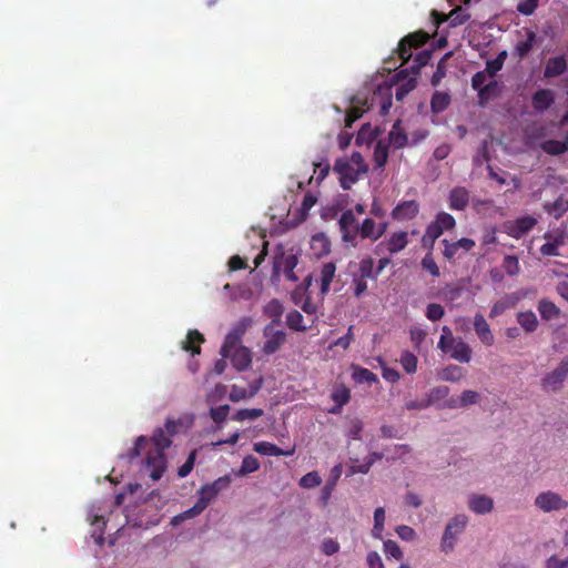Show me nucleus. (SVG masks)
I'll return each mask as SVG.
<instances>
[{
    "instance_id": "c756f323",
    "label": "nucleus",
    "mask_w": 568,
    "mask_h": 568,
    "mask_svg": "<svg viewBox=\"0 0 568 568\" xmlns=\"http://www.w3.org/2000/svg\"><path fill=\"white\" fill-rule=\"evenodd\" d=\"M450 95L446 92L435 91L430 100V109L433 113H440L448 108Z\"/></svg>"
},
{
    "instance_id": "09e8293b",
    "label": "nucleus",
    "mask_w": 568,
    "mask_h": 568,
    "mask_svg": "<svg viewBox=\"0 0 568 568\" xmlns=\"http://www.w3.org/2000/svg\"><path fill=\"white\" fill-rule=\"evenodd\" d=\"M383 550L388 559L394 558L396 560H400L403 558L402 549L399 548L398 544L392 539L384 541Z\"/></svg>"
},
{
    "instance_id": "72a5a7b5",
    "label": "nucleus",
    "mask_w": 568,
    "mask_h": 568,
    "mask_svg": "<svg viewBox=\"0 0 568 568\" xmlns=\"http://www.w3.org/2000/svg\"><path fill=\"white\" fill-rule=\"evenodd\" d=\"M355 383L363 384H373L378 383V377L375 373L372 371L364 368V367H354V372L352 375Z\"/></svg>"
},
{
    "instance_id": "0eeeda50",
    "label": "nucleus",
    "mask_w": 568,
    "mask_h": 568,
    "mask_svg": "<svg viewBox=\"0 0 568 568\" xmlns=\"http://www.w3.org/2000/svg\"><path fill=\"white\" fill-rule=\"evenodd\" d=\"M263 335L266 338L262 348L265 355H272L276 353L286 342L285 332L282 329H275L273 324H267L264 327Z\"/></svg>"
},
{
    "instance_id": "39448f33",
    "label": "nucleus",
    "mask_w": 568,
    "mask_h": 568,
    "mask_svg": "<svg viewBox=\"0 0 568 568\" xmlns=\"http://www.w3.org/2000/svg\"><path fill=\"white\" fill-rule=\"evenodd\" d=\"M429 34L424 30H418L405 36L398 43L397 53L403 63H406L412 58V49H417L424 45Z\"/></svg>"
},
{
    "instance_id": "3c124183",
    "label": "nucleus",
    "mask_w": 568,
    "mask_h": 568,
    "mask_svg": "<svg viewBox=\"0 0 568 568\" xmlns=\"http://www.w3.org/2000/svg\"><path fill=\"white\" fill-rule=\"evenodd\" d=\"M455 341L456 339L453 337L450 329L447 326H444L443 335L440 336L438 342V348H440L444 353H450V351L454 347L453 344L455 343Z\"/></svg>"
},
{
    "instance_id": "603ef678",
    "label": "nucleus",
    "mask_w": 568,
    "mask_h": 568,
    "mask_svg": "<svg viewBox=\"0 0 568 568\" xmlns=\"http://www.w3.org/2000/svg\"><path fill=\"white\" fill-rule=\"evenodd\" d=\"M448 18L450 27H457L465 23L469 19V14L458 7L449 12Z\"/></svg>"
},
{
    "instance_id": "c03bdc74",
    "label": "nucleus",
    "mask_w": 568,
    "mask_h": 568,
    "mask_svg": "<svg viewBox=\"0 0 568 568\" xmlns=\"http://www.w3.org/2000/svg\"><path fill=\"white\" fill-rule=\"evenodd\" d=\"M264 415V410L261 408H243L239 409L232 419L235 422H244L246 419L254 420Z\"/></svg>"
},
{
    "instance_id": "bf43d9fd",
    "label": "nucleus",
    "mask_w": 568,
    "mask_h": 568,
    "mask_svg": "<svg viewBox=\"0 0 568 568\" xmlns=\"http://www.w3.org/2000/svg\"><path fill=\"white\" fill-rule=\"evenodd\" d=\"M539 0H520L517 4V11L524 16H530L538 7Z\"/></svg>"
},
{
    "instance_id": "7c9ffc66",
    "label": "nucleus",
    "mask_w": 568,
    "mask_h": 568,
    "mask_svg": "<svg viewBox=\"0 0 568 568\" xmlns=\"http://www.w3.org/2000/svg\"><path fill=\"white\" fill-rule=\"evenodd\" d=\"M517 322L528 333H532L538 327V320L534 312H520L517 315Z\"/></svg>"
},
{
    "instance_id": "58836bf2",
    "label": "nucleus",
    "mask_w": 568,
    "mask_h": 568,
    "mask_svg": "<svg viewBox=\"0 0 568 568\" xmlns=\"http://www.w3.org/2000/svg\"><path fill=\"white\" fill-rule=\"evenodd\" d=\"M356 276L372 280L377 278L376 272L374 270V261L372 257L367 256L361 260L358 264V274H356Z\"/></svg>"
},
{
    "instance_id": "8fccbe9b",
    "label": "nucleus",
    "mask_w": 568,
    "mask_h": 568,
    "mask_svg": "<svg viewBox=\"0 0 568 568\" xmlns=\"http://www.w3.org/2000/svg\"><path fill=\"white\" fill-rule=\"evenodd\" d=\"M423 270L427 271L432 276L439 277L440 271L435 262L432 252H428L420 262Z\"/></svg>"
},
{
    "instance_id": "cd10ccee",
    "label": "nucleus",
    "mask_w": 568,
    "mask_h": 568,
    "mask_svg": "<svg viewBox=\"0 0 568 568\" xmlns=\"http://www.w3.org/2000/svg\"><path fill=\"white\" fill-rule=\"evenodd\" d=\"M536 43V33L531 30L526 31V39L518 41L515 45V53L520 58H525Z\"/></svg>"
},
{
    "instance_id": "f704fd0d",
    "label": "nucleus",
    "mask_w": 568,
    "mask_h": 568,
    "mask_svg": "<svg viewBox=\"0 0 568 568\" xmlns=\"http://www.w3.org/2000/svg\"><path fill=\"white\" fill-rule=\"evenodd\" d=\"M453 55V52H447L444 57L438 61L436 71L434 72L430 83L433 87H438L442 80L446 77L447 72V60Z\"/></svg>"
},
{
    "instance_id": "4468645a",
    "label": "nucleus",
    "mask_w": 568,
    "mask_h": 568,
    "mask_svg": "<svg viewBox=\"0 0 568 568\" xmlns=\"http://www.w3.org/2000/svg\"><path fill=\"white\" fill-rule=\"evenodd\" d=\"M227 358L231 359V363L236 371L242 372L251 366L252 353L247 347L240 346L235 351H232L231 356Z\"/></svg>"
},
{
    "instance_id": "aec40b11",
    "label": "nucleus",
    "mask_w": 568,
    "mask_h": 568,
    "mask_svg": "<svg viewBox=\"0 0 568 568\" xmlns=\"http://www.w3.org/2000/svg\"><path fill=\"white\" fill-rule=\"evenodd\" d=\"M567 69V60L564 55L549 58L546 62L545 78H555L562 74Z\"/></svg>"
},
{
    "instance_id": "dca6fc26",
    "label": "nucleus",
    "mask_w": 568,
    "mask_h": 568,
    "mask_svg": "<svg viewBox=\"0 0 568 568\" xmlns=\"http://www.w3.org/2000/svg\"><path fill=\"white\" fill-rule=\"evenodd\" d=\"M331 398L335 403V406L329 410V413L339 414L342 407L351 399V390L344 384L336 385L331 394Z\"/></svg>"
},
{
    "instance_id": "052dcab7",
    "label": "nucleus",
    "mask_w": 568,
    "mask_h": 568,
    "mask_svg": "<svg viewBox=\"0 0 568 568\" xmlns=\"http://www.w3.org/2000/svg\"><path fill=\"white\" fill-rule=\"evenodd\" d=\"M432 58V52L429 50H425L419 52L415 58V64L412 65V71L414 73H419L420 68L425 67Z\"/></svg>"
},
{
    "instance_id": "e433bc0d",
    "label": "nucleus",
    "mask_w": 568,
    "mask_h": 568,
    "mask_svg": "<svg viewBox=\"0 0 568 568\" xmlns=\"http://www.w3.org/2000/svg\"><path fill=\"white\" fill-rule=\"evenodd\" d=\"M376 224L377 223L371 217L364 219L363 222L359 223L358 237L375 242Z\"/></svg>"
},
{
    "instance_id": "f03ea898",
    "label": "nucleus",
    "mask_w": 568,
    "mask_h": 568,
    "mask_svg": "<svg viewBox=\"0 0 568 568\" xmlns=\"http://www.w3.org/2000/svg\"><path fill=\"white\" fill-rule=\"evenodd\" d=\"M334 171L339 175V183L343 190H349L359 175L368 171V166L359 152H354L349 159H337Z\"/></svg>"
},
{
    "instance_id": "4c0bfd02",
    "label": "nucleus",
    "mask_w": 568,
    "mask_h": 568,
    "mask_svg": "<svg viewBox=\"0 0 568 568\" xmlns=\"http://www.w3.org/2000/svg\"><path fill=\"white\" fill-rule=\"evenodd\" d=\"M241 341L242 338L229 332L227 335L225 336L223 345L221 346L220 354L222 355V357L227 358L229 356H231V352L235 351L237 347L241 346Z\"/></svg>"
},
{
    "instance_id": "a19ab883",
    "label": "nucleus",
    "mask_w": 568,
    "mask_h": 568,
    "mask_svg": "<svg viewBox=\"0 0 568 568\" xmlns=\"http://www.w3.org/2000/svg\"><path fill=\"white\" fill-rule=\"evenodd\" d=\"M399 363L407 374H414L417 371V357L409 351L402 352Z\"/></svg>"
},
{
    "instance_id": "37998d69",
    "label": "nucleus",
    "mask_w": 568,
    "mask_h": 568,
    "mask_svg": "<svg viewBox=\"0 0 568 568\" xmlns=\"http://www.w3.org/2000/svg\"><path fill=\"white\" fill-rule=\"evenodd\" d=\"M303 315L296 310L288 312L286 315L287 326L296 332H304L307 329V327L303 325Z\"/></svg>"
},
{
    "instance_id": "ddd939ff",
    "label": "nucleus",
    "mask_w": 568,
    "mask_h": 568,
    "mask_svg": "<svg viewBox=\"0 0 568 568\" xmlns=\"http://www.w3.org/2000/svg\"><path fill=\"white\" fill-rule=\"evenodd\" d=\"M408 244V233L406 231L394 232L389 235V237L377 245V250L382 247V245L386 246V250L390 254H396L403 251Z\"/></svg>"
},
{
    "instance_id": "4be33fe9",
    "label": "nucleus",
    "mask_w": 568,
    "mask_h": 568,
    "mask_svg": "<svg viewBox=\"0 0 568 568\" xmlns=\"http://www.w3.org/2000/svg\"><path fill=\"white\" fill-rule=\"evenodd\" d=\"M203 342L204 336L199 331H189L186 339L182 343V348L192 355H196L201 353V344Z\"/></svg>"
},
{
    "instance_id": "c9c22d12",
    "label": "nucleus",
    "mask_w": 568,
    "mask_h": 568,
    "mask_svg": "<svg viewBox=\"0 0 568 568\" xmlns=\"http://www.w3.org/2000/svg\"><path fill=\"white\" fill-rule=\"evenodd\" d=\"M541 149L547 154L559 155L568 150V143L558 140H546L541 143Z\"/></svg>"
},
{
    "instance_id": "6e6552de",
    "label": "nucleus",
    "mask_w": 568,
    "mask_h": 568,
    "mask_svg": "<svg viewBox=\"0 0 568 568\" xmlns=\"http://www.w3.org/2000/svg\"><path fill=\"white\" fill-rule=\"evenodd\" d=\"M568 376V356L564 357L560 364L542 379L545 390H557Z\"/></svg>"
},
{
    "instance_id": "680f3d73",
    "label": "nucleus",
    "mask_w": 568,
    "mask_h": 568,
    "mask_svg": "<svg viewBox=\"0 0 568 568\" xmlns=\"http://www.w3.org/2000/svg\"><path fill=\"white\" fill-rule=\"evenodd\" d=\"M416 79H408L405 83L399 85L396 90V99L402 101L412 90L416 88Z\"/></svg>"
},
{
    "instance_id": "a18cd8bd",
    "label": "nucleus",
    "mask_w": 568,
    "mask_h": 568,
    "mask_svg": "<svg viewBox=\"0 0 568 568\" xmlns=\"http://www.w3.org/2000/svg\"><path fill=\"white\" fill-rule=\"evenodd\" d=\"M260 385H256L252 388L251 392H248L245 387H240L237 385H233L231 393H230V400L236 403L245 398L253 397L256 392L258 390Z\"/></svg>"
},
{
    "instance_id": "2f4dec72",
    "label": "nucleus",
    "mask_w": 568,
    "mask_h": 568,
    "mask_svg": "<svg viewBox=\"0 0 568 568\" xmlns=\"http://www.w3.org/2000/svg\"><path fill=\"white\" fill-rule=\"evenodd\" d=\"M388 160V145L378 141L374 149L373 161L376 169H383Z\"/></svg>"
},
{
    "instance_id": "412c9836",
    "label": "nucleus",
    "mask_w": 568,
    "mask_h": 568,
    "mask_svg": "<svg viewBox=\"0 0 568 568\" xmlns=\"http://www.w3.org/2000/svg\"><path fill=\"white\" fill-rule=\"evenodd\" d=\"M336 265L333 262L324 263L320 272V290L323 295L329 292L331 283L335 276Z\"/></svg>"
},
{
    "instance_id": "c85d7f7f",
    "label": "nucleus",
    "mask_w": 568,
    "mask_h": 568,
    "mask_svg": "<svg viewBox=\"0 0 568 568\" xmlns=\"http://www.w3.org/2000/svg\"><path fill=\"white\" fill-rule=\"evenodd\" d=\"M545 211L558 220L568 211V200L559 196L552 203L545 204Z\"/></svg>"
},
{
    "instance_id": "bb28decb",
    "label": "nucleus",
    "mask_w": 568,
    "mask_h": 568,
    "mask_svg": "<svg viewBox=\"0 0 568 568\" xmlns=\"http://www.w3.org/2000/svg\"><path fill=\"white\" fill-rule=\"evenodd\" d=\"M283 312L282 303L275 298L270 301L264 307V314L272 320L270 324H273V326L281 324Z\"/></svg>"
},
{
    "instance_id": "20e7f679",
    "label": "nucleus",
    "mask_w": 568,
    "mask_h": 568,
    "mask_svg": "<svg viewBox=\"0 0 568 568\" xmlns=\"http://www.w3.org/2000/svg\"><path fill=\"white\" fill-rule=\"evenodd\" d=\"M338 227L342 241L353 247H356L358 244L359 222L357 221L353 210H346L342 213L338 219Z\"/></svg>"
},
{
    "instance_id": "f8f14e48",
    "label": "nucleus",
    "mask_w": 568,
    "mask_h": 568,
    "mask_svg": "<svg viewBox=\"0 0 568 568\" xmlns=\"http://www.w3.org/2000/svg\"><path fill=\"white\" fill-rule=\"evenodd\" d=\"M474 329L480 342L486 346H491L495 343V337L490 331V326L487 323L483 314L478 313L474 317Z\"/></svg>"
},
{
    "instance_id": "79ce46f5",
    "label": "nucleus",
    "mask_w": 568,
    "mask_h": 568,
    "mask_svg": "<svg viewBox=\"0 0 568 568\" xmlns=\"http://www.w3.org/2000/svg\"><path fill=\"white\" fill-rule=\"evenodd\" d=\"M464 371L460 366L449 365L445 367L440 373L439 377L446 382H458L463 378Z\"/></svg>"
},
{
    "instance_id": "5701e85b",
    "label": "nucleus",
    "mask_w": 568,
    "mask_h": 568,
    "mask_svg": "<svg viewBox=\"0 0 568 568\" xmlns=\"http://www.w3.org/2000/svg\"><path fill=\"white\" fill-rule=\"evenodd\" d=\"M500 94V87L496 80L488 82L481 90L478 91V104L484 106L490 100Z\"/></svg>"
},
{
    "instance_id": "1a4fd4ad",
    "label": "nucleus",
    "mask_w": 568,
    "mask_h": 568,
    "mask_svg": "<svg viewBox=\"0 0 568 568\" xmlns=\"http://www.w3.org/2000/svg\"><path fill=\"white\" fill-rule=\"evenodd\" d=\"M535 505L545 513L566 509L568 503L554 491H544L535 499Z\"/></svg>"
},
{
    "instance_id": "de8ad7c7",
    "label": "nucleus",
    "mask_w": 568,
    "mask_h": 568,
    "mask_svg": "<svg viewBox=\"0 0 568 568\" xmlns=\"http://www.w3.org/2000/svg\"><path fill=\"white\" fill-rule=\"evenodd\" d=\"M296 265H297V257L295 255H287L283 260V272H284L286 278L292 282L297 281V276L294 273V268L296 267Z\"/></svg>"
},
{
    "instance_id": "4d7b16f0",
    "label": "nucleus",
    "mask_w": 568,
    "mask_h": 568,
    "mask_svg": "<svg viewBox=\"0 0 568 568\" xmlns=\"http://www.w3.org/2000/svg\"><path fill=\"white\" fill-rule=\"evenodd\" d=\"M230 406L229 405H221L217 407H213L210 410V416L212 420L216 424H221L225 422L227 415H229Z\"/></svg>"
},
{
    "instance_id": "6ab92c4d",
    "label": "nucleus",
    "mask_w": 568,
    "mask_h": 568,
    "mask_svg": "<svg viewBox=\"0 0 568 568\" xmlns=\"http://www.w3.org/2000/svg\"><path fill=\"white\" fill-rule=\"evenodd\" d=\"M254 452L264 456H292L294 454V448L284 450L270 442H258L253 446Z\"/></svg>"
},
{
    "instance_id": "774afa93",
    "label": "nucleus",
    "mask_w": 568,
    "mask_h": 568,
    "mask_svg": "<svg viewBox=\"0 0 568 568\" xmlns=\"http://www.w3.org/2000/svg\"><path fill=\"white\" fill-rule=\"evenodd\" d=\"M546 568H568V557L559 559L552 555L546 560Z\"/></svg>"
},
{
    "instance_id": "473e14b6",
    "label": "nucleus",
    "mask_w": 568,
    "mask_h": 568,
    "mask_svg": "<svg viewBox=\"0 0 568 568\" xmlns=\"http://www.w3.org/2000/svg\"><path fill=\"white\" fill-rule=\"evenodd\" d=\"M385 519V509L383 507H377L374 511V526L372 529V536L375 539H383Z\"/></svg>"
},
{
    "instance_id": "338daca9",
    "label": "nucleus",
    "mask_w": 568,
    "mask_h": 568,
    "mask_svg": "<svg viewBox=\"0 0 568 568\" xmlns=\"http://www.w3.org/2000/svg\"><path fill=\"white\" fill-rule=\"evenodd\" d=\"M251 324L252 320L250 317H243L234 325V327L230 332L242 338L243 335L246 333L247 328L251 326Z\"/></svg>"
},
{
    "instance_id": "13d9d810",
    "label": "nucleus",
    "mask_w": 568,
    "mask_h": 568,
    "mask_svg": "<svg viewBox=\"0 0 568 568\" xmlns=\"http://www.w3.org/2000/svg\"><path fill=\"white\" fill-rule=\"evenodd\" d=\"M479 400V394L475 390H464L459 397L458 407H466L469 405L477 404Z\"/></svg>"
},
{
    "instance_id": "69168bd1",
    "label": "nucleus",
    "mask_w": 568,
    "mask_h": 568,
    "mask_svg": "<svg viewBox=\"0 0 568 568\" xmlns=\"http://www.w3.org/2000/svg\"><path fill=\"white\" fill-rule=\"evenodd\" d=\"M195 458H196V452L193 450L190 453L185 463L179 468L178 475L180 477H182V478L186 477L192 471V469L194 467Z\"/></svg>"
},
{
    "instance_id": "f3484780",
    "label": "nucleus",
    "mask_w": 568,
    "mask_h": 568,
    "mask_svg": "<svg viewBox=\"0 0 568 568\" xmlns=\"http://www.w3.org/2000/svg\"><path fill=\"white\" fill-rule=\"evenodd\" d=\"M555 102V95L549 89H540L532 94L531 105L537 112H542Z\"/></svg>"
},
{
    "instance_id": "9d476101",
    "label": "nucleus",
    "mask_w": 568,
    "mask_h": 568,
    "mask_svg": "<svg viewBox=\"0 0 568 568\" xmlns=\"http://www.w3.org/2000/svg\"><path fill=\"white\" fill-rule=\"evenodd\" d=\"M419 213V204L415 200L399 202L390 213L395 221H410Z\"/></svg>"
},
{
    "instance_id": "a878e982",
    "label": "nucleus",
    "mask_w": 568,
    "mask_h": 568,
    "mask_svg": "<svg viewBox=\"0 0 568 568\" xmlns=\"http://www.w3.org/2000/svg\"><path fill=\"white\" fill-rule=\"evenodd\" d=\"M450 357L460 363H468L471 358V348L462 339L455 341Z\"/></svg>"
},
{
    "instance_id": "a211bd4d",
    "label": "nucleus",
    "mask_w": 568,
    "mask_h": 568,
    "mask_svg": "<svg viewBox=\"0 0 568 568\" xmlns=\"http://www.w3.org/2000/svg\"><path fill=\"white\" fill-rule=\"evenodd\" d=\"M468 507L478 515H485L493 510L494 501L486 495H473L469 498Z\"/></svg>"
},
{
    "instance_id": "f257e3e1",
    "label": "nucleus",
    "mask_w": 568,
    "mask_h": 568,
    "mask_svg": "<svg viewBox=\"0 0 568 568\" xmlns=\"http://www.w3.org/2000/svg\"><path fill=\"white\" fill-rule=\"evenodd\" d=\"M172 444L171 437L163 428L154 430L152 438L140 436L135 440V445L126 453V458L132 462L141 455L143 450L146 452L144 460V469L149 471V476L153 480H159L166 470V459L164 450Z\"/></svg>"
},
{
    "instance_id": "7ed1b4c3",
    "label": "nucleus",
    "mask_w": 568,
    "mask_h": 568,
    "mask_svg": "<svg viewBox=\"0 0 568 568\" xmlns=\"http://www.w3.org/2000/svg\"><path fill=\"white\" fill-rule=\"evenodd\" d=\"M467 523L468 517L463 514L454 516L447 523L440 541L442 551L448 554L454 550L457 542V537L464 531Z\"/></svg>"
},
{
    "instance_id": "864d4df0",
    "label": "nucleus",
    "mask_w": 568,
    "mask_h": 568,
    "mask_svg": "<svg viewBox=\"0 0 568 568\" xmlns=\"http://www.w3.org/2000/svg\"><path fill=\"white\" fill-rule=\"evenodd\" d=\"M501 266L504 271L510 276L517 275L520 270L518 258L514 255L505 256Z\"/></svg>"
},
{
    "instance_id": "393cba45",
    "label": "nucleus",
    "mask_w": 568,
    "mask_h": 568,
    "mask_svg": "<svg viewBox=\"0 0 568 568\" xmlns=\"http://www.w3.org/2000/svg\"><path fill=\"white\" fill-rule=\"evenodd\" d=\"M538 312L542 320L550 321L560 316V308L551 301L542 298L538 302Z\"/></svg>"
},
{
    "instance_id": "49530a36",
    "label": "nucleus",
    "mask_w": 568,
    "mask_h": 568,
    "mask_svg": "<svg viewBox=\"0 0 568 568\" xmlns=\"http://www.w3.org/2000/svg\"><path fill=\"white\" fill-rule=\"evenodd\" d=\"M434 222L437 226H440L442 231H450L456 226V221L453 215L446 212H439Z\"/></svg>"
},
{
    "instance_id": "e2e57ef3",
    "label": "nucleus",
    "mask_w": 568,
    "mask_h": 568,
    "mask_svg": "<svg viewBox=\"0 0 568 568\" xmlns=\"http://www.w3.org/2000/svg\"><path fill=\"white\" fill-rule=\"evenodd\" d=\"M364 113V109L358 105H353L346 113L345 126L352 128L353 123L359 119Z\"/></svg>"
},
{
    "instance_id": "9b49d317",
    "label": "nucleus",
    "mask_w": 568,
    "mask_h": 568,
    "mask_svg": "<svg viewBox=\"0 0 568 568\" xmlns=\"http://www.w3.org/2000/svg\"><path fill=\"white\" fill-rule=\"evenodd\" d=\"M444 244L443 255L448 260L453 261L457 255L458 251L462 248L464 252H469L475 247V241L468 237H463L456 242H449L448 240H443Z\"/></svg>"
},
{
    "instance_id": "0e129e2a",
    "label": "nucleus",
    "mask_w": 568,
    "mask_h": 568,
    "mask_svg": "<svg viewBox=\"0 0 568 568\" xmlns=\"http://www.w3.org/2000/svg\"><path fill=\"white\" fill-rule=\"evenodd\" d=\"M216 497V494L213 491L209 485H204L199 490V500L207 507L210 503Z\"/></svg>"
},
{
    "instance_id": "6e6d98bb",
    "label": "nucleus",
    "mask_w": 568,
    "mask_h": 568,
    "mask_svg": "<svg viewBox=\"0 0 568 568\" xmlns=\"http://www.w3.org/2000/svg\"><path fill=\"white\" fill-rule=\"evenodd\" d=\"M322 479L316 471H311L304 475L300 480V486L303 488H314L320 486Z\"/></svg>"
},
{
    "instance_id": "b1692460",
    "label": "nucleus",
    "mask_w": 568,
    "mask_h": 568,
    "mask_svg": "<svg viewBox=\"0 0 568 568\" xmlns=\"http://www.w3.org/2000/svg\"><path fill=\"white\" fill-rule=\"evenodd\" d=\"M389 144L395 149H403L408 143V136L400 126V121L394 123L390 132L388 133Z\"/></svg>"
},
{
    "instance_id": "423d86ee",
    "label": "nucleus",
    "mask_w": 568,
    "mask_h": 568,
    "mask_svg": "<svg viewBox=\"0 0 568 568\" xmlns=\"http://www.w3.org/2000/svg\"><path fill=\"white\" fill-rule=\"evenodd\" d=\"M537 224L534 216L526 215L503 224L504 231L511 237L519 240L528 234Z\"/></svg>"
},
{
    "instance_id": "2eb2a0df",
    "label": "nucleus",
    "mask_w": 568,
    "mask_h": 568,
    "mask_svg": "<svg viewBox=\"0 0 568 568\" xmlns=\"http://www.w3.org/2000/svg\"><path fill=\"white\" fill-rule=\"evenodd\" d=\"M448 203L452 210L463 211L468 206L469 192L464 186L454 187L448 195Z\"/></svg>"
},
{
    "instance_id": "5fc2aeb1",
    "label": "nucleus",
    "mask_w": 568,
    "mask_h": 568,
    "mask_svg": "<svg viewBox=\"0 0 568 568\" xmlns=\"http://www.w3.org/2000/svg\"><path fill=\"white\" fill-rule=\"evenodd\" d=\"M445 315V310L440 304L430 303L426 308V317L432 322L440 321Z\"/></svg>"
},
{
    "instance_id": "ea45409f",
    "label": "nucleus",
    "mask_w": 568,
    "mask_h": 568,
    "mask_svg": "<svg viewBox=\"0 0 568 568\" xmlns=\"http://www.w3.org/2000/svg\"><path fill=\"white\" fill-rule=\"evenodd\" d=\"M260 462L256 457L252 455H247L243 458L242 465L240 469L237 470L236 475L242 477L247 474L254 473L260 469Z\"/></svg>"
}]
</instances>
